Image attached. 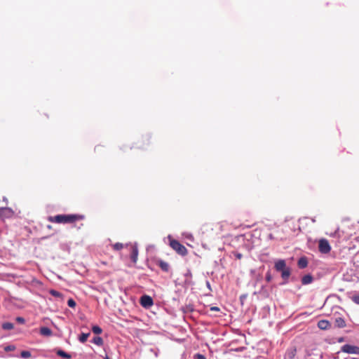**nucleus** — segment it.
<instances>
[{"instance_id":"36","label":"nucleus","mask_w":359,"mask_h":359,"mask_svg":"<svg viewBox=\"0 0 359 359\" xmlns=\"http://www.w3.org/2000/svg\"><path fill=\"white\" fill-rule=\"evenodd\" d=\"M144 141L148 142V141H149V138H147H147L144 140Z\"/></svg>"},{"instance_id":"16","label":"nucleus","mask_w":359,"mask_h":359,"mask_svg":"<svg viewBox=\"0 0 359 359\" xmlns=\"http://www.w3.org/2000/svg\"><path fill=\"white\" fill-rule=\"evenodd\" d=\"M57 355H59V356H61L62 358H67V359H70L72 358L71 355H69V353L65 352L62 350H58L57 351Z\"/></svg>"},{"instance_id":"4","label":"nucleus","mask_w":359,"mask_h":359,"mask_svg":"<svg viewBox=\"0 0 359 359\" xmlns=\"http://www.w3.org/2000/svg\"><path fill=\"white\" fill-rule=\"evenodd\" d=\"M14 215V211L10 208H0V219H10Z\"/></svg>"},{"instance_id":"10","label":"nucleus","mask_w":359,"mask_h":359,"mask_svg":"<svg viewBox=\"0 0 359 359\" xmlns=\"http://www.w3.org/2000/svg\"><path fill=\"white\" fill-rule=\"evenodd\" d=\"M156 264L161 269L162 271L168 272L170 269L168 263L161 259L156 260Z\"/></svg>"},{"instance_id":"23","label":"nucleus","mask_w":359,"mask_h":359,"mask_svg":"<svg viewBox=\"0 0 359 359\" xmlns=\"http://www.w3.org/2000/svg\"><path fill=\"white\" fill-rule=\"evenodd\" d=\"M50 294H52L53 297H62V294L60 292L56 291V290H51L50 291Z\"/></svg>"},{"instance_id":"33","label":"nucleus","mask_w":359,"mask_h":359,"mask_svg":"<svg viewBox=\"0 0 359 359\" xmlns=\"http://www.w3.org/2000/svg\"><path fill=\"white\" fill-rule=\"evenodd\" d=\"M47 227L49 229H52V226L51 225H48Z\"/></svg>"},{"instance_id":"12","label":"nucleus","mask_w":359,"mask_h":359,"mask_svg":"<svg viewBox=\"0 0 359 359\" xmlns=\"http://www.w3.org/2000/svg\"><path fill=\"white\" fill-rule=\"evenodd\" d=\"M52 330L47 327H42L40 329V334L43 336L49 337L52 335Z\"/></svg>"},{"instance_id":"6","label":"nucleus","mask_w":359,"mask_h":359,"mask_svg":"<svg viewBox=\"0 0 359 359\" xmlns=\"http://www.w3.org/2000/svg\"><path fill=\"white\" fill-rule=\"evenodd\" d=\"M154 304L153 299L148 295H143L140 298V304L144 308H149Z\"/></svg>"},{"instance_id":"31","label":"nucleus","mask_w":359,"mask_h":359,"mask_svg":"<svg viewBox=\"0 0 359 359\" xmlns=\"http://www.w3.org/2000/svg\"><path fill=\"white\" fill-rule=\"evenodd\" d=\"M266 280H267L268 281H270V280H271V276H270V275H267V276H266Z\"/></svg>"},{"instance_id":"34","label":"nucleus","mask_w":359,"mask_h":359,"mask_svg":"<svg viewBox=\"0 0 359 359\" xmlns=\"http://www.w3.org/2000/svg\"><path fill=\"white\" fill-rule=\"evenodd\" d=\"M101 264H104V265L107 264V263L105 262H101Z\"/></svg>"},{"instance_id":"21","label":"nucleus","mask_w":359,"mask_h":359,"mask_svg":"<svg viewBox=\"0 0 359 359\" xmlns=\"http://www.w3.org/2000/svg\"><path fill=\"white\" fill-rule=\"evenodd\" d=\"M123 244L121 243H116L113 245V249L115 250H120L123 248Z\"/></svg>"},{"instance_id":"3","label":"nucleus","mask_w":359,"mask_h":359,"mask_svg":"<svg viewBox=\"0 0 359 359\" xmlns=\"http://www.w3.org/2000/svg\"><path fill=\"white\" fill-rule=\"evenodd\" d=\"M318 250L323 254H327L331 251L329 241L325 238H321L318 241Z\"/></svg>"},{"instance_id":"20","label":"nucleus","mask_w":359,"mask_h":359,"mask_svg":"<svg viewBox=\"0 0 359 359\" xmlns=\"http://www.w3.org/2000/svg\"><path fill=\"white\" fill-rule=\"evenodd\" d=\"M92 331L96 334H100L102 333V330L101 329V327H100L99 326L97 325H94L92 327Z\"/></svg>"},{"instance_id":"25","label":"nucleus","mask_w":359,"mask_h":359,"mask_svg":"<svg viewBox=\"0 0 359 359\" xmlns=\"http://www.w3.org/2000/svg\"><path fill=\"white\" fill-rule=\"evenodd\" d=\"M351 299L355 304H359V295H354Z\"/></svg>"},{"instance_id":"35","label":"nucleus","mask_w":359,"mask_h":359,"mask_svg":"<svg viewBox=\"0 0 359 359\" xmlns=\"http://www.w3.org/2000/svg\"><path fill=\"white\" fill-rule=\"evenodd\" d=\"M104 359H110V358L107 355H106Z\"/></svg>"},{"instance_id":"32","label":"nucleus","mask_w":359,"mask_h":359,"mask_svg":"<svg viewBox=\"0 0 359 359\" xmlns=\"http://www.w3.org/2000/svg\"><path fill=\"white\" fill-rule=\"evenodd\" d=\"M6 351H11V346H8L5 348Z\"/></svg>"},{"instance_id":"24","label":"nucleus","mask_w":359,"mask_h":359,"mask_svg":"<svg viewBox=\"0 0 359 359\" xmlns=\"http://www.w3.org/2000/svg\"><path fill=\"white\" fill-rule=\"evenodd\" d=\"M67 305L71 308H74L76 306V302L73 299H69L67 301Z\"/></svg>"},{"instance_id":"26","label":"nucleus","mask_w":359,"mask_h":359,"mask_svg":"<svg viewBox=\"0 0 359 359\" xmlns=\"http://www.w3.org/2000/svg\"><path fill=\"white\" fill-rule=\"evenodd\" d=\"M16 321L19 323L24 324L25 320L22 317H17Z\"/></svg>"},{"instance_id":"27","label":"nucleus","mask_w":359,"mask_h":359,"mask_svg":"<svg viewBox=\"0 0 359 359\" xmlns=\"http://www.w3.org/2000/svg\"><path fill=\"white\" fill-rule=\"evenodd\" d=\"M210 310L212 311H217V312L220 311V309L217 306H211Z\"/></svg>"},{"instance_id":"9","label":"nucleus","mask_w":359,"mask_h":359,"mask_svg":"<svg viewBox=\"0 0 359 359\" xmlns=\"http://www.w3.org/2000/svg\"><path fill=\"white\" fill-rule=\"evenodd\" d=\"M138 257V249L136 245H133L131 248L130 259L133 263H136Z\"/></svg>"},{"instance_id":"14","label":"nucleus","mask_w":359,"mask_h":359,"mask_svg":"<svg viewBox=\"0 0 359 359\" xmlns=\"http://www.w3.org/2000/svg\"><path fill=\"white\" fill-rule=\"evenodd\" d=\"M313 281V277L312 276L308 274L305 275L302 278V283L303 285H308L310 284Z\"/></svg>"},{"instance_id":"5","label":"nucleus","mask_w":359,"mask_h":359,"mask_svg":"<svg viewBox=\"0 0 359 359\" xmlns=\"http://www.w3.org/2000/svg\"><path fill=\"white\" fill-rule=\"evenodd\" d=\"M341 351L348 354H359V347L357 346L345 344L341 347Z\"/></svg>"},{"instance_id":"8","label":"nucleus","mask_w":359,"mask_h":359,"mask_svg":"<svg viewBox=\"0 0 359 359\" xmlns=\"http://www.w3.org/2000/svg\"><path fill=\"white\" fill-rule=\"evenodd\" d=\"M331 327V323L327 320H320L318 323V327L322 330H326Z\"/></svg>"},{"instance_id":"22","label":"nucleus","mask_w":359,"mask_h":359,"mask_svg":"<svg viewBox=\"0 0 359 359\" xmlns=\"http://www.w3.org/2000/svg\"><path fill=\"white\" fill-rule=\"evenodd\" d=\"M20 355L23 358H28L31 356V353L28 351H22L20 353Z\"/></svg>"},{"instance_id":"15","label":"nucleus","mask_w":359,"mask_h":359,"mask_svg":"<svg viewBox=\"0 0 359 359\" xmlns=\"http://www.w3.org/2000/svg\"><path fill=\"white\" fill-rule=\"evenodd\" d=\"M280 272L282 278L284 280H287L290 276V269L287 267Z\"/></svg>"},{"instance_id":"29","label":"nucleus","mask_w":359,"mask_h":359,"mask_svg":"<svg viewBox=\"0 0 359 359\" xmlns=\"http://www.w3.org/2000/svg\"><path fill=\"white\" fill-rule=\"evenodd\" d=\"M235 256L237 259H241L242 257H243V255L242 254L239 253V252H236L235 253Z\"/></svg>"},{"instance_id":"11","label":"nucleus","mask_w":359,"mask_h":359,"mask_svg":"<svg viewBox=\"0 0 359 359\" xmlns=\"http://www.w3.org/2000/svg\"><path fill=\"white\" fill-rule=\"evenodd\" d=\"M334 325L337 327L344 328L346 327V324L343 318H337L334 320Z\"/></svg>"},{"instance_id":"7","label":"nucleus","mask_w":359,"mask_h":359,"mask_svg":"<svg viewBox=\"0 0 359 359\" xmlns=\"http://www.w3.org/2000/svg\"><path fill=\"white\" fill-rule=\"evenodd\" d=\"M274 267H275L276 270L279 272H280V271L285 270L286 268H287L286 266L285 261L283 259H279L278 261H277L275 263Z\"/></svg>"},{"instance_id":"19","label":"nucleus","mask_w":359,"mask_h":359,"mask_svg":"<svg viewBox=\"0 0 359 359\" xmlns=\"http://www.w3.org/2000/svg\"><path fill=\"white\" fill-rule=\"evenodd\" d=\"M93 342L98 346H102L103 344V339L100 337H95L93 339Z\"/></svg>"},{"instance_id":"17","label":"nucleus","mask_w":359,"mask_h":359,"mask_svg":"<svg viewBox=\"0 0 359 359\" xmlns=\"http://www.w3.org/2000/svg\"><path fill=\"white\" fill-rule=\"evenodd\" d=\"M14 325L11 323L6 322L2 324V328L5 330H10L13 329Z\"/></svg>"},{"instance_id":"1","label":"nucleus","mask_w":359,"mask_h":359,"mask_svg":"<svg viewBox=\"0 0 359 359\" xmlns=\"http://www.w3.org/2000/svg\"><path fill=\"white\" fill-rule=\"evenodd\" d=\"M84 217L83 215L77 214L57 215L55 216H49L48 221L57 224H71L76 221L83 220Z\"/></svg>"},{"instance_id":"18","label":"nucleus","mask_w":359,"mask_h":359,"mask_svg":"<svg viewBox=\"0 0 359 359\" xmlns=\"http://www.w3.org/2000/svg\"><path fill=\"white\" fill-rule=\"evenodd\" d=\"M90 333L88 332V333H82L80 336H79V341L81 342V343H85L88 337L90 336Z\"/></svg>"},{"instance_id":"28","label":"nucleus","mask_w":359,"mask_h":359,"mask_svg":"<svg viewBox=\"0 0 359 359\" xmlns=\"http://www.w3.org/2000/svg\"><path fill=\"white\" fill-rule=\"evenodd\" d=\"M196 356L198 359H206V358L203 355L200 353L196 354Z\"/></svg>"},{"instance_id":"30","label":"nucleus","mask_w":359,"mask_h":359,"mask_svg":"<svg viewBox=\"0 0 359 359\" xmlns=\"http://www.w3.org/2000/svg\"><path fill=\"white\" fill-rule=\"evenodd\" d=\"M269 238L270 239H271V240H272V239H274V236H273V234H271V233H270V234L269 235Z\"/></svg>"},{"instance_id":"2","label":"nucleus","mask_w":359,"mask_h":359,"mask_svg":"<svg viewBox=\"0 0 359 359\" xmlns=\"http://www.w3.org/2000/svg\"><path fill=\"white\" fill-rule=\"evenodd\" d=\"M170 246L179 255L185 256L187 254V249L175 239L170 238Z\"/></svg>"},{"instance_id":"13","label":"nucleus","mask_w":359,"mask_h":359,"mask_svg":"<svg viewBox=\"0 0 359 359\" xmlns=\"http://www.w3.org/2000/svg\"><path fill=\"white\" fill-rule=\"evenodd\" d=\"M297 265L300 269H304L308 265V261L306 257H301L297 262Z\"/></svg>"}]
</instances>
